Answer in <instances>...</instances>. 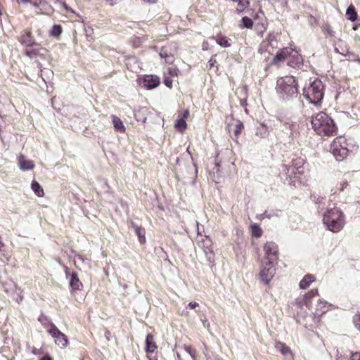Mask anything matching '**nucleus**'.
<instances>
[{
  "instance_id": "nucleus-35",
  "label": "nucleus",
  "mask_w": 360,
  "mask_h": 360,
  "mask_svg": "<svg viewBox=\"0 0 360 360\" xmlns=\"http://www.w3.org/2000/svg\"><path fill=\"white\" fill-rule=\"evenodd\" d=\"M211 243V240L210 239L207 240V245L205 248H204V252L205 255H207L209 260L211 259L212 256L213 255V250L212 248L210 247V245Z\"/></svg>"
},
{
  "instance_id": "nucleus-54",
  "label": "nucleus",
  "mask_w": 360,
  "mask_h": 360,
  "mask_svg": "<svg viewBox=\"0 0 360 360\" xmlns=\"http://www.w3.org/2000/svg\"><path fill=\"white\" fill-rule=\"evenodd\" d=\"M148 357L149 360H158V359H156V358H150V357H149V356H148Z\"/></svg>"
},
{
  "instance_id": "nucleus-26",
  "label": "nucleus",
  "mask_w": 360,
  "mask_h": 360,
  "mask_svg": "<svg viewBox=\"0 0 360 360\" xmlns=\"http://www.w3.org/2000/svg\"><path fill=\"white\" fill-rule=\"evenodd\" d=\"M256 135L262 139L267 137L269 135L268 127L264 124H260L257 129Z\"/></svg>"
},
{
  "instance_id": "nucleus-32",
  "label": "nucleus",
  "mask_w": 360,
  "mask_h": 360,
  "mask_svg": "<svg viewBox=\"0 0 360 360\" xmlns=\"http://www.w3.org/2000/svg\"><path fill=\"white\" fill-rule=\"evenodd\" d=\"M174 126L175 128L179 129V131H184L186 129V120H184V118L179 117V119L176 121Z\"/></svg>"
},
{
  "instance_id": "nucleus-27",
  "label": "nucleus",
  "mask_w": 360,
  "mask_h": 360,
  "mask_svg": "<svg viewBox=\"0 0 360 360\" xmlns=\"http://www.w3.org/2000/svg\"><path fill=\"white\" fill-rule=\"evenodd\" d=\"M31 188H32V191H34V193L38 197H41L44 195V190L37 181H33L31 184Z\"/></svg>"
},
{
  "instance_id": "nucleus-22",
  "label": "nucleus",
  "mask_w": 360,
  "mask_h": 360,
  "mask_svg": "<svg viewBox=\"0 0 360 360\" xmlns=\"http://www.w3.org/2000/svg\"><path fill=\"white\" fill-rule=\"evenodd\" d=\"M345 15L347 19L352 22H354L357 19V13L354 5L351 4L348 6Z\"/></svg>"
},
{
  "instance_id": "nucleus-11",
  "label": "nucleus",
  "mask_w": 360,
  "mask_h": 360,
  "mask_svg": "<svg viewBox=\"0 0 360 360\" xmlns=\"http://www.w3.org/2000/svg\"><path fill=\"white\" fill-rule=\"evenodd\" d=\"M300 123L299 122H286L283 124V131L289 134V137L293 140L297 137L300 134Z\"/></svg>"
},
{
  "instance_id": "nucleus-58",
  "label": "nucleus",
  "mask_w": 360,
  "mask_h": 360,
  "mask_svg": "<svg viewBox=\"0 0 360 360\" xmlns=\"http://www.w3.org/2000/svg\"><path fill=\"white\" fill-rule=\"evenodd\" d=\"M353 29H354V30H356L357 29V26H356V25H355V26L353 27Z\"/></svg>"
},
{
  "instance_id": "nucleus-10",
  "label": "nucleus",
  "mask_w": 360,
  "mask_h": 360,
  "mask_svg": "<svg viewBox=\"0 0 360 360\" xmlns=\"http://www.w3.org/2000/svg\"><path fill=\"white\" fill-rule=\"evenodd\" d=\"M265 257L267 261H273L278 258V248L276 243L273 241L266 242L264 245Z\"/></svg>"
},
{
  "instance_id": "nucleus-3",
  "label": "nucleus",
  "mask_w": 360,
  "mask_h": 360,
  "mask_svg": "<svg viewBox=\"0 0 360 360\" xmlns=\"http://www.w3.org/2000/svg\"><path fill=\"white\" fill-rule=\"evenodd\" d=\"M276 91L283 100H290L298 94L297 84L292 76L279 78L276 82Z\"/></svg>"
},
{
  "instance_id": "nucleus-52",
  "label": "nucleus",
  "mask_w": 360,
  "mask_h": 360,
  "mask_svg": "<svg viewBox=\"0 0 360 360\" xmlns=\"http://www.w3.org/2000/svg\"><path fill=\"white\" fill-rule=\"evenodd\" d=\"M144 2H146V3H150V4H154L157 1V0H143Z\"/></svg>"
},
{
  "instance_id": "nucleus-24",
  "label": "nucleus",
  "mask_w": 360,
  "mask_h": 360,
  "mask_svg": "<svg viewBox=\"0 0 360 360\" xmlns=\"http://www.w3.org/2000/svg\"><path fill=\"white\" fill-rule=\"evenodd\" d=\"M112 120L115 130L120 132H124L125 131V127L124 126L122 121L118 117L112 115Z\"/></svg>"
},
{
  "instance_id": "nucleus-48",
  "label": "nucleus",
  "mask_w": 360,
  "mask_h": 360,
  "mask_svg": "<svg viewBox=\"0 0 360 360\" xmlns=\"http://www.w3.org/2000/svg\"><path fill=\"white\" fill-rule=\"evenodd\" d=\"M63 6L68 11L73 13V10L70 8H69L65 3H63Z\"/></svg>"
},
{
  "instance_id": "nucleus-40",
  "label": "nucleus",
  "mask_w": 360,
  "mask_h": 360,
  "mask_svg": "<svg viewBox=\"0 0 360 360\" xmlns=\"http://www.w3.org/2000/svg\"><path fill=\"white\" fill-rule=\"evenodd\" d=\"M350 360H360V352L352 353Z\"/></svg>"
},
{
  "instance_id": "nucleus-51",
  "label": "nucleus",
  "mask_w": 360,
  "mask_h": 360,
  "mask_svg": "<svg viewBox=\"0 0 360 360\" xmlns=\"http://www.w3.org/2000/svg\"><path fill=\"white\" fill-rule=\"evenodd\" d=\"M40 360H52V358L48 355L43 356Z\"/></svg>"
},
{
  "instance_id": "nucleus-59",
  "label": "nucleus",
  "mask_w": 360,
  "mask_h": 360,
  "mask_svg": "<svg viewBox=\"0 0 360 360\" xmlns=\"http://www.w3.org/2000/svg\"><path fill=\"white\" fill-rule=\"evenodd\" d=\"M38 67H39V68H41V63H39V64H38Z\"/></svg>"
},
{
  "instance_id": "nucleus-15",
  "label": "nucleus",
  "mask_w": 360,
  "mask_h": 360,
  "mask_svg": "<svg viewBox=\"0 0 360 360\" xmlns=\"http://www.w3.org/2000/svg\"><path fill=\"white\" fill-rule=\"evenodd\" d=\"M159 55L162 58L165 59L167 63L171 64L174 61V53L170 46L162 47L160 49Z\"/></svg>"
},
{
  "instance_id": "nucleus-44",
  "label": "nucleus",
  "mask_w": 360,
  "mask_h": 360,
  "mask_svg": "<svg viewBox=\"0 0 360 360\" xmlns=\"http://www.w3.org/2000/svg\"><path fill=\"white\" fill-rule=\"evenodd\" d=\"M275 39H276V37L273 34H269L266 38L267 41H269V43H271Z\"/></svg>"
},
{
  "instance_id": "nucleus-41",
  "label": "nucleus",
  "mask_w": 360,
  "mask_h": 360,
  "mask_svg": "<svg viewBox=\"0 0 360 360\" xmlns=\"http://www.w3.org/2000/svg\"><path fill=\"white\" fill-rule=\"evenodd\" d=\"M354 324L356 328L360 330V314L354 319Z\"/></svg>"
},
{
  "instance_id": "nucleus-31",
  "label": "nucleus",
  "mask_w": 360,
  "mask_h": 360,
  "mask_svg": "<svg viewBox=\"0 0 360 360\" xmlns=\"http://www.w3.org/2000/svg\"><path fill=\"white\" fill-rule=\"evenodd\" d=\"M251 231L252 236L255 238L261 237L263 233L262 229L256 224L251 225Z\"/></svg>"
},
{
  "instance_id": "nucleus-30",
  "label": "nucleus",
  "mask_w": 360,
  "mask_h": 360,
  "mask_svg": "<svg viewBox=\"0 0 360 360\" xmlns=\"http://www.w3.org/2000/svg\"><path fill=\"white\" fill-rule=\"evenodd\" d=\"M235 2H238L236 11L238 13L243 12L246 8H248L250 2L248 0H236Z\"/></svg>"
},
{
  "instance_id": "nucleus-55",
  "label": "nucleus",
  "mask_w": 360,
  "mask_h": 360,
  "mask_svg": "<svg viewBox=\"0 0 360 360\" xmlns=\"http://www.w3.org/2000/svg\"><path fill=\"white\" fill-rule=\"evenodd\" d=\"M209 62H210V65H213V61H212V59H210Z\"/></svg>"
},
{
  "instance_id": "nucleus-13",
  "label": "nucleus",
  "mask_w": 360,
  "mask_h": 360,
  "mask_svg": "<svg viewBox=\"0 0 360 360\" xmlns=\"http://www.w3.org/2000/svg\"><path fill=\"white\" fill-rule=\"evenodd\" d=\"M142 84L146 89H153L160 84V79L155 75H146L142 79Z\"/></svg>"
},
{
  "instance_id": "nucleus-19",
  "label": "nucleus",
  "mask_w": 360,
  "mask_h": 360,
  "mask_svg": "<svg viewBox=\"0 0 360 360\" xmlns=\"http://www.w3.org/2000/svg\"><path fill=\"white\" fill-rule=\"evenodd\" d=\"M158 347L154 340V337L151 334H148L146 338V352L149 353H153L157 349Z\"/></svg>"
},
{
  "instance_id": "nucleus-33",
  "label": "nucleus",
  "mask_w": 360,
  "mask_h": 360,
  "mask_svg": "<svg viewBox=\"0 0 360 360\" xmlns=\"http://www.w3.org/2000/svg\"><path fill=\"white\" fill-rule=\"evenodd\" d=\"M322 30L324 34H328L330 37H335V32L333 30L329 24L324 23L322 25Z\"/></svg>"
},
{
  "instance_id": "nucleus-36",
  "label": "nucleus",
  "mask_w": 360,
  "mask_h": 360,
  "mask_svg": "<svg viewBox=\"0 0 360 360\" xmlns=\"http://www.w3.org/2000/svg\"><path fill=\"white\" fill-rule=\"evenodd\" d=\"M39 321L41 323V324L45 327L47 328L48 326H50V323H52L50 319L44 315H41L38 319Z\"/></svg>"
},
{
  "instance_id": "nucleus-45",
  "label": "nucleus",
  "mask_w": 360,
  "mask_h": 360,
  "mask_svg": "<svg viewBox=\"0 0 360 360\" xmlns=\"http://www.w3.org/2000/svg\"><path fill=\"white\" fill-rule=\"evenodd\" d=\"M198 306V303L195 302H191L188 304V307L190 308V309H195V307H197Z\"/></svg>"
},
{
  "instance_id": "nucleus-29",
  "label": "nucleus",
  "mask_w": 360,
  "mask_h": 360,
  "mask_svg": "<svg viewBox=\"0 0 360 360\" xmlns=\"http://www.w3.org/2000/svg\"><path fill=\"white\" fill-rule=\"evenodd\" d=\"M318 294H319L318 289L315 288V289H312L311 290H310L305 295L304 298V302L307 307H309V300L311 299V297H314L318 295Z\"/></svg>"
},
{
  "instance_id": "nucleus-7",
  "label": "nucleus",
  "mask_w": 360,
  "mask_h": 360,
  "mask_svg": "<svg viewBox=\"0 0 360 360\" xmlns=\"http://www.w3.org/2000/svg\"><path fill=\"white\" fill-rule=\"evenodd\" d=\"M47 332L54 338L55 342L60 347H65L68 345V338L64 333L60 332L53 323H50V328Z\"/></svg>"
},
{
  "instance_id": "nucleus-37",
  "label": "nucleus",
  "mask_w": 360,
  "mask_h": 360,
  "mask_svg": "<svg viewBox=\"0 0 360 360\" xmlns=\"http://www.w3.org/2000/svg\"><path fill=\"white\" fill-rule=\"evenodd\" d=\"M217 42L219 45L223 47H229L231 46L226 37H220L217 39Z\"/></svg>"
},
{
  "instance_id": "nucleus-28",
  "label": "nucleus",
  "mask_w": 360,
  "mask_h": 360,
  "mask_svg": "<svg viewBox=\"0 0 360 360\" xmlns=\"http://www.w3.org/2000/svg\"><path fill=\"white\" fill-rule=\"evenodd\" d=\"M253 26V21L252 19H250L248 17H243L240 21V23L239 24V27L243 28H248V29H252Z\"/></svg>"
},
{
  "instance_id": "nucleus-2",
  "label": "nucleus",
  "mask_w": 360,
  "mask_h": 360,
  "mask_svg": "<svg viewBox=\"0 0 360 360\" xmlns=\"http://www.w3.org/2000/svg\"><path fill=\"white\" fill-rule=\"evenodd\" d=\"M323 223L329 231L338 233L345 226V215L338 207L328 209L323 214Z\"/></svg>"
},
{
  "instance_id": "nucleus-39",
  "label": "nucleus",
  "mask_w": 360,
  "mask_h": 360,
  "mask_svg": "<svg viewBox=\"0 0 360 360\" xmlns=\"http://www.w3.org/2000/svg\"><path fill=\"white\" fill-rule=\"evenodd\" d=\"M32 5L35 7H38L39 5H44L49 6L50 8H51V6L48 5V4L46 1H39V2H32Z\"/></svg>"
},
{
  "instance_id": "nucleus-1",
  "label": "nucleus",
  "mask_w": 360,
  "mask_h": 360,
  "mask_svg": "<svg viewBox=\"0 0 360 360\" xmlns=\"http://www.w3.org/2000/svg\"><path fill=\"white\" fill-rule=\"evenodd\" d=\"M311 124L313 129L320 136H331L337 134L338 127L333 120L323 112L312 116Z\"/></svg>"
},
{
  "instance_id": "nucleus-49",
  "label": "nucleus",
  "mask_w": 360,
  "mask_h": 360,
  "mask_svg": "<svg viewBox=\"0 0 360 360\" xmlns=\"http://www.w3.org/2000/svg\"><path fill=\"white\" fill-rule=\"evenodd\" d=\"M240 105L243 106V107H245L247 105V101H246V98H243V99H241L240 100Z\"/></svg>"
},
{
  "instance_id": "nucleus-21",
  "label": "nucleus",
  "mask_w": 360,
  "mask_h": 360,
  "mask_svg": "<svg viewBox=\"0 0 360 360\" xmlns=\"http://www.w3.org/2000/svg\"><path fill=\"white\" fill-rule=\"evenodd\" d=\"M315 281V277L312 274H307L300 282V288L301 289H307L311 283Z\"/></svg>"
},
{
  "instance_id": "nucleus-4",
  "label": "nucleus",
  "mask_w": 360,
  "mask_h": 360,
  "mask_svg": "<svg viewBox=\"0 0 360 360\" xmlns=\"http://www.w3.org/2000/svg\"><path fill=\"white\" fill-rule=\"evenodd\" d=\"M286 60L288 65L292 68H300L302 65V56L297 51L292 48H284L280 50L274 56L272 63L278 65L280 62Z\"/></svg>"
},
{
  "instance_id": "nucleus-56",
  "label": "nucleus",
  "mask_w": 360,
  "mask_h": 360,
  "mask_svg": "<svg viewBox=\"0 0 360 360\" xmlns=\"http://www.w3.org/2000/svg\"><path fill=\"white\" fill-rule=\"evenodd\" d=\"M176 356H177L178 360H180V355L179 353H176Z\"/></svg>"
},
{
  "instance_id": "nucleus-34",
  "label": "nucleus",
  "mask_w": 360,
  "mask_h": 360,
  "mask_svg": "<svg viewBox=\"0 0 360 360\" xmlns=\"http://www.w3.org/2000/svg\"><path fill=\"white\" fill-rule=\"evenodd\" d=\"M62 32V27L60 25H54L51 31V35L53 37H59Z\"/></svg>"
},
{
  "instance_id": "nucleus-18",
  "label": "nucleus",
  "mask_w": 360,
  "mask_h": 360,
  "mask_svg": "<svg viewBox=\"0 0 360 360\" xmlns=\"http://www.w3.org/2000/svg\"><path fill=\"white\" fill-rule=\"evenodd\" d=\"M304 165V160L302 158H297L296 160H293L292 162V165L290 166L288 170H291L292 173L294 174H301L303 173L302 166Z\"/></svg>"
},
{
  "instance_id": "nucleus-46",
  "label": "nucleus",
  "mask_w": 360,
  "mask_h": 360,
  "mask_svg": "<svg viewBox=\"0 0 360 360\" xmlns=\"http://www.w3.org/2000/svg\"><path fill=\"white\" fill-rule=\"evenodd\" d=\"M165 85L169 87V88H172V82L171 80L168 79H166L165 80Z\"/></svg>"
},
{
  "instance_id": "nucleus-38",
  "label": "nucleus",
  "mask_w": 360,
  "mask_h": 360,
  "mask_svg": "<svg viewBox=\"0 0 360 360\" xmlns=\"http://www.w3.org/2000/svg\"><path fill=\"white\" fill-rule=\"evenodd\" d=\"M348 186V183L347 181H342V182H340L338 185H337V188L336 190H332V191L333 192L334 194H335L337 193V190H339L340 191H343L345 190V188H347Z\"/></svg>"
},
{
  "instance_id": "nucleus-17",
  "label": "nucleus",
  "mask_w": 360,
  "mask_h": 360,
  "mask_svg": "<svg viewBox=\"0 0 360 360\" xmlns=\"http://www.w3.org/2000/svg\"><path fill=\"white\" fill-rule=\"evenodd\" d=\"M10 285L12 287V296L13 299L18 302L20 303L23 300L22 290L14 282H11Z\"/></svg>"
},
{
  "instance_id": "nucleus-20",
  "label": "nucleus",
  "mask_w": 360,
  "mask_h": 360,
  "mask_svg": "<svg viewBox=\"0 0 360 360\" xmlns=\"http://www.w3.org/2000/svg\"><path fill=\"white\" fill-rule=\"evenodd\" d=\"M131 226L134 229L136 234L137 235L139 242L141 244L145 243L146 237H145V230L141 226L136 225L133 221H131Z\"/></svg>"
},
{
  "instance_id": "nucleus-23",
  "label": "nucleus",
  "mask_w": 360,
  "mask_h": 360,
  "mask_svg": "<svg viewBox=\"0 0 360 360\" xmlns=\"http://www.w3.org/2000/svg\"><path fill=\"white\" fill-rule=\"evenodd\" d=\"M70 285L73 290H79L80 287L82 285L80 282L77 273L73 272L71 275Z\"/></svg>"
},
{
  "instance_id": "nucleus-14",
  "label": "nucleus",
  "mask_w": 360,
  "mask_h": 360,
  "mask_svg": "<svg viewBox=\"0 0 360 360\" xmlns=\"http://www.w3.org/2000/svg\"><path fill=\"white\" fill-rule=\"evenodd\" d=\"M244 128L243 122L238 120H233L232 122L228 124V130L230 134L233 133V136L232 138L237 139L241 134L242 130Z\"/></svg>"
},
{
  "instance_id": "nucleus-42",
  "label": "nucleus",
  "mask_w": 360,
  "mask_h": 360,
  "mask_svg": "<svg viewBox=\"0 0 360 360\" xmlns=\"http://www.w3.org/2000/svg\"><path fill=\"white\" fill-rule=\"evenodd\" d=\"M184 350L190 355L192 358H194V355L193 354V352L191 347L190 346L184 345Z\"/></svg>"
},
{
  "instance_id": "nucleus-9",
  "label": "nucleus",
  "mask_w": 360,
  "mask_h": 360,
  "mask_svg": "<svg viewBox=\"0 0 360 360\" xmlns=\"http://www.w3.org/2000/svg\"><path fill=\"white\" fill-rule=\"evenodd\" d=\"M49 51L41 46L39 44L38 46H33L26 47L25 54L30 58H35L37 57L46 58L48 56Z\"/></svg>"
},
{
  "instance_id": "nucleus-12",
  "label": "nucleus",
  "mask_w": 360,
  "mask_h": 360,
  "mask_svg": "<svg viewBox=\"0 0 360 360\" xmlns=\"http://www.w3.org/2000/svg\"><path fill=\"white\" fill-rule=\"evenodd\" d=\"M19 42L27 47L33 46H38V44L35 42L32 32L29 30H25L18 37Z\"/></svg>"
},
{
  "instance_id": "nucleus-53",
  "label": "nucleus",
  "mask_w": 360,
  "mask_h": 360,
  "mask_svg": "<svg viewBox=\"0 0 360 360\" xmlns=\"http://www.w3.org/2000/svg\"><path fill=\"white\" fill-rule=\"evenodd\" d=\"M20 1L23 4H27V3H29L30 2V0H20Z\"/></svg>"
},
{
  "instance_id": "nucleus-25",
  "label": "nucleus",
  "mask_w": 360,
  "mask_h": 360,
  "mask_svg": "<svg viewBox=\"0 0 360 360\" xmlns=\"http://www.w3.org/2000/svg\"><path fill=\"white\" fill-rule=\"evenodd\" d=\"M275 347L284 356H287L291 353L290 347L283 342H276L275 343Z\"/></svg>"
},
{
  "instance_id": "nucleus-16",
  "label": "nucleus",
  "mask_w": 360,
  "mask_h": 360,
  "mask_svg": "<svg viewBox=\"0 0 360 360\" xmlns=\"http://www.w3.org/2000/svg\"><path fill=\"white\" fill-rule=\"evenodd\" d=\"M18 165L21 170H31L34 167L33 161L27 160L24 155L20 154L18 157Z\"/></svg>"
},
{
  "instance_id": "nucleus-8",
  "label": "nucleus",
  "mask_w": 360,
  "mask_h": 360,
  "mask_svg": "<svg viewBox=\"0 0 360 360\" xmlns=\"http://www.w3.org/2000/svg\"><path fill=\"white\" fill-rule=\"evenodd\" d=\"M276 269L274 267L273 262L267 261L264 265L262 266L259 276L262 282L269 284L275 275Z\"/></svg>"
},
{
  "instance_id": "nucleus-6",
  "label": "nucleus",
  "mask_w": 360,
  "mask_h": 360,
  "mask_svg": "<svg viewBox=\"0 0 360 360\" xmlns=\"http://www.w3.org/2000/svg\"><path fill=\"white\" fill-rule=\"evenodd\" d=\"M345 145V141L341 138H336L330 145V152L338 161L342 160L348 154Z\"/></svg>"
},
{
  "instance_id": "nucleus-5",
  "label": "nucleus",
  "mask_w": 360,
  "mask_h": 360,
  "mask_svg": "<svg viewBox=\"0 0 360 360\" xmlns=\"http://www.w3.org/2000/svg\"><path fill=\"white\" fill-rule=\"evenodd\" d=\"M303 95L310 103L314 105H319L324 96L323 82L319 79H316L307 88L304 89Z\"/></svg>"
},
{
  "instance_id": "nucleus-50",
  "label": "nucleus",
  "mask_w": 360,
  "mask_h": 360,
  "mask_svg": "<svg viewBox=\"0 0 360 360\" xmlns=\"http://www.w3.org/2000/svg\"><path fill=\"white\" fill-rule=\"evenodd\" d=\"M240 90H241V91H243L245 95L247 94V92H248L247 86H244L241 87Z\"/></svg>"
},
{
  "instance_id": "nucleus-43",
  "label": "nucleus",
  "mask_w": 360,
  "mask_h": 360,
  "mask_svg": "<svg viewBox=\"0 0 360 360\" xmlns=\"http://www.w3.org/2000/svg\"><path fill=\"white\" fill-rule=\"evenodd\" d=\"M188 116H189V111H188V110H185L184 111V112L182 113V115H179V117L184 118V120H186L188 118Z\"/></svg>"
},
{
  "instance_id": "nucleus-57",
  "label": "nucleus",
  "mask_w": 360,
  "mask_h": 360,
  "mask_svg": "<svg viewBox=\"0 0 360 360\" xmlns=\"http://www.w3.org/2000/svg\"><path fill=\"white\" fill-rule=\"evenodd\" d=\"M65 274H68V267H66V266H65Z\"/></svg>"
},
{
  "instance_id": "nucleus-47",
  "label": "nucleus",
  "mask_w": 360,
  "mask_h": 360,
  "mask_svg": "<svg viewBox=\"0 0 360 360\" xmlns=\"http://www.w3.org/2000/svg\"><path fill=\"white\" fill-rule=\"evenodd\" d=\"M264 218H268V219H270L271 217L270 215L267 213V212H264L262 215H261V219H264Z\"/></svg>"
}]
</instances>
